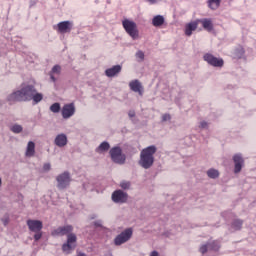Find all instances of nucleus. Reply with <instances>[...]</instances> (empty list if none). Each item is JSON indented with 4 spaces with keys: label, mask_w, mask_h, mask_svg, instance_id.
<instances>
[{
    "label": "nucleus",
    "mask_w": 256,
    "mask_h": 256,
    "mask_svg": "<svg viewBox=\"0 0 256 256\" xmlns=\"http://www.w3.org/2000/svg\"><path fill=\"white\" fill-rule=\"evenodd\" d=\"M44 99L41 92H37V88L33 84H21L20 90H16L9 94L7 101L10 104L16 102H28L33 100L34 103H40Z\"/></svg>",
    "instance_id": "obj_1"
},
{
    "label": "nucleus",
    "mask_w": 256,
    "mask_h": 256,
    "mask_svg": "<svg viewBox=\"0 0 256 256\" xmlns=\"http://www.w3.org/2000/svg\"><path fill=\"white\" fill-rule=\"evenodd\" d=\"M156 146H150L143 149L140 153L139 165L144 169H150L155 163Z\"/></svg>",
    "instance_id": "obj_2"
},
{
    "label": "nucleus",
    "mask_w": 256,
    "mask_h": 256,
    "mask_svg": "<svg viewBox=\"0 0 256 256\" xmlns=\"http://www.w3.org/2000/svg\"><path fill=\"white\" fill-rule=\"evenodd\" d=\"M122 26L125 30V32L133 39L137 40L139 39V30L136 22L133 20L125 19L122 21Z\"/></svg>",
    "instance_id": "obj_3"
},
{
    "label": "nucleus",
    "mask_w": 256,
    "mask_h": 256,
    "mask_svg": "<svg viewBox=\"0 0 256 256\" xmlns=\"http://www.w3.org/2000/svg\"><path fill=\"white\" fill-rule=\"evenodd\" d=\"M29 231L34 232V240L35 241H39L41 240L42 236H43V222L39 221V220H27L26 222Z\"/></svg>",
    "instance_id": "obj_4"
},
{
    "label": "nucleus",
    "mask_w": 256,
    "mask_h": 256,
    "mask_svg": "<svg viewBox=\"0 0 256 256\" xmlns=\"http://www.w3.org/2000/svg\"><path fill=\"white\" fill-rule=\"evenodd\" d=\"M110 156L114 163L123 165L126 162V156L122 153L120 147H115L110 150Z\"/></svg>",
    "instance_id": "obj_5"
},
{
    "label": "nucleus",
    "mask_w": 256,
    "mask_h": 256,
    "mask_svg": "<svg viewBox=\"0 0 256 256\" xmlns=\"http://www.w3.org/2000/svg\"><path fill=\"white\" fill-rule=\"evenodd\" d=\"M132 236H133V229L132 228L126 229L121 234L116 236V238L114 239V244L116 246H120L124 243H127L132 238Z\"/></svg>",
    "instance_id": "obj_6"
},
{
    "label": "nucleus",
    "mask_w": 256,
    "mask_h": 256,
    "mask_svg": "<svg viewBox=\"0 0 256 256\" xmlns=\"http://www.w3.org/2000/svg\"><path fill=\"white\" fill-rule=\"evenodd\" d=\"M77 243V236L75 234H68L67 235V243L63 244L62 250L63 252L70 254L71 250L76 248Z\"/></svg>",
    "instance_id": "obj_7"
},
{
    "label": "nucleus",
    "mask_w": 256,
    "mask_h": 256,
    "mask_svg": "<svg viewBox=\"0 0 256 256\" xmlns=\"http://www.w3.org/2000/svg\"><path fill=\"white\" fill-rule=\"evenodd\" d=\"M204 61H206L209 65L213 67H223V58H217L216 56H213L210 52H207L203 56Z\"/></svg>",
    "instance_id": "obj_8"
},
{
    "label": "nucleus",
    "mask_w": 256,
    "mask_h": 256,
    "mask_svg": "<svg viewBox=\"0 0 256 256\" xmlns=\"http://www.w3.org/2000/svg\"><path fill=\"white\" fill-rule=\"evenodd\" d=\"M57 181V187L59 189H66L70 183H71V177H70V173L68 172H64L61 175L57 176L56 178Z\"/></svg>",
    "instance_id": "obj_9"
},
{
    "label": "nucleus",
    "mask_w": 256,
    "mask_h": 256,
    "mask_svg": "<svg viewBox=\"0 0 256 256\" xmlns=\"http://www.w3.org/2000/svg\"><path fill=\"white\" fill-rule=\"evenodd\" d=\"M76 113V106L74 102H71L70 104H64V106L61 109V115L63 119H69L72 116H74Z\"/></svg>",
    "instance_id": "obj_10"
},
{
    "label": "nucleus",
    "mask_w": 256,
    "mask_h": 256,
    "mask_svg": "<svg viewBox=\"0 0 256 256\" xmlns=\"http://www.w3.org/2000/svg\"><path fill=\"white\" fill-rule=\"evenodd\" d=\"M112 201L115 203H126L128 201V194L121 190L114 191L112 194Z\"/></svg>",
    "instance_id": "obj_11"
},
{
    "label": "nucleus",
    "mask_w": 256,
    "mask_h": 256,
    "mask_svg": "<svg viewBox=\"0 0 256 256\" xmlns=\"http://www.w3.org/2000/svg\"><path fill=\"white\" fill-rule=\"evenodd\" d=\"M73 28V22L66 20L57 24V31L61 34L70 33Z\"/></svg>",
    "instance_id": "obj_12"
},
{
    "label": "nucleus",
    "mask_w": 256,
    "mask_h": 256,
    "mask_svg": "<svg viewBox=\"0 0 256 256\" xmlns=\"http://www.w3.org/2000/svg\"><path fill=\"white\" fill-rule=\"evenodd\" d=\"M233 161H234V173L238 174L239 172H241V169H243V166L245 165V160H243V157L241 156V154H236L233 157Z\"/></svg>",
    "instance_id": "obj_13"
},
{
    "label": "nucleus",
    "mask_w": 256,
    "mask_h": 256,
    "mask_svg": "<svg viewBox=\"0 0 256 256\" xmlns=\"http://www.w3.org/2000/svg\"><path fill=\"white\" fill-rule=\"evenodd\" d=\"M74 228L71 225H67L64 227H59L57 229H55L54 231H52V235L53 236H64V235H70L71 232H73Z\"/></svg>",
    "instance_id": "obj_14"
},
{
    "label": "nucleus",
    "mask_w": 256,
    "mask_h": 256,
    "mask_svg": "<svg viewBox=\"0 0 256 256\" xmlns=\"http://www.w3.org/2000/svg\"><path fill=\"white\" fill-rule=\"evenodd\" d=\"M199 26V20H195L194 22H189L185 26V35L188 37H191L193 35V32L198 29Z\"/></svg>",
    "instance_id": "obj_15"
},
{
    "label": "nucleus",
    "mask_w": 256,
    "mask_h": 256,
    "mask_svg": "<svg viewBox=\"0 0 256 256\" xmlns=\"http://www.w3.org/2000/svg\"><path fill=\"white\" fill-rule=\"evenodd\" d=\"M129 87L133 92H136L140 96H143V86L139 80H132L129 83Z\"/></svg>",
    "instance_id": "obj_16"
},
{
    "label": "nucleus",
    "mask_w": 256,
    "mask_h": 256,
    "mask_svg": "<svg viewBox=\"0 0 256 256\" xmlns=\"http://www.w3.org/2000/svg\"><path fill=\"white\" fill-rule=\"evenodd\" d=\"M198 23H201L203 29L208 32H212L214 30V24L211 18H202L201 20H198Z\"/></svg>",
    "instance_id": "obj_17"
},
{
    "label": "nucleus",
    "mask_w": 256,
    "mask_h": 256,
    "mask_svg": "<svg viewBox=\"0 0 256 256\" xmlns=\"http://www.w3.org/2000/svg\"><path fill=\"white\" fill-rule=\"evenodd\" d=\"M54 143L57 147H65L68 144V138L65 134H60L56 136Z\"/></svg>",
    "instance_id": "obj_18"
},
{
    "label": "nucleus",
    "mask_w": 256,
    "mask_h": 256,
    "mask_svg": "<svg viewBox=\"0 0 256 256\" xmlns=\"http://www.w3.org/2000/svg\"><path fill=\"white\" fill-rule=\"evenodd\" d=\"M121 71H122V66H120V65L112 66V68H107V70H105V75L107 77H115Z\"/></svg>",
    "instance_id": "obj_19"
},
{
    "label": "nucleus",
    "mask_w": 256,
    "mask_h": 256,
    "mask_svg": "<svg viewBox=\"0 0 256 256\" xmlns=\"http://www.w3.org/2000/svg\"><path fill=\"white\" fill-rule=\"evenodd\" d=\"M164 24H165L164 16L158 15V16H154V18H152V25L154 27H162Z\"/></svg>",
    "instance_id": "obj_20"
},
{
    "label": "nucleus",
    "mask_w": 256,
    "mask_h": 256,
    "mask_svg": "<svg viewBox=\"0 0 256 256\" xmlns=\"http://www.w3.org/2000/svg\"><path fill=\"white\" fill-rule=\"evenodd\" d=\"M35 148H36L35 143L34 142H29L28 145H27L25 155L27 157H33L35 155Z\"/></svg>",
    "instance_id": "obj_21"
},
{
    "label": "nucleus",
    "mask_w": 256,
    "mask_h": 256,
    "mask_svg": "<svg viewBox=\"0 0 256 256\" xmlns=\"http://www.w3.org/2000/svg\"><path fill=\"white\" fill-rule=\"evenodd\" d=\"M221 6V0H208V7L211 10H217Z\"/></svg>",
    "instance_id": "obj_22"
},
{
    "label": "nucleus",
    "mask_w": 256,
    "mask_h": 256,
    "mask_svg": "<svg viewBox=\"0 0 256 256\" xmlns=\"http://www.w3.org/2000/svg\"><path fill=\"white\" fill-rule=\"evenodd\" d=\"M110 150V144L108 142H103L102 144H100V146L96 149L97 153H103L105 151H109Z\"/></svg>",
    "instance_id": "obj_23"
},
{
    "label": "nucleus",
    "mask_w": 256,
    "mask_h": 256,
    "mask_svg": "<svg viewBox=\"0 0 256 256\" xmlns=\"http://www.w3.org/2000/svg\"><path fill=\"white\" fill-rule=\"evenodd\" d=\"M209 251H219L220 249V243L218 241H213L211 243H208Z\"/></svg>",
    "instance_id": "obj_24"
},
{
    "label": "nucleus",
    "mask_w": 256,
    "mask_h": 256,
    "mask_svg": "<svg viewBox=\"0 0 256 256\" xmlns=\"http://www.w3.org/2000/svg\"><path fill=\"white\" fill-rule=\"evenodd\" d=\"M207 175L209 178L211 179H216L220 176V173L218 170H214V169H210L208 172H207Z\"/></svg>",
    "instance_id": "obj_25"
},
{
    "label": "nucleus",
    "mask_w": 256,
    "mask_h": 256,
    "mask_svg": "<svg viewBox=\"0 0 256 256\" xmlns=\"http://www.w3.org/2000/svg\"><path fill=\"white\" fill-rule=\"evenodd\" d=\"M50 111L53 113H59L61 111V104H59V102H55L50 106Z\"/></svg>",
    "instance_id": "obj_26"
},
{
    "label": "nucleus",
    "mask_w": 256,
    "mask_h": 256,
    "mask_svg": "<svg viewBox=\"0 0 256 256\" xmlns=\"http://www.w3.org/2000/svg\"><path fill=\"white\" fill-rule=\"evenodd\" d=\"M242 226H243V221L242 220H235L232 223V228H234L235 230H240Z\"/></svg>",
    "instance_id": "obj_27"
},
{
    "label": "nucleus",
    "mask_w": 256,
    "mask_h": 256,
    "mask_svg": "<svg viewBox=\"0 0 256 256\" xmlns=\"http://www.w3.org/2000/svg\"><path fill=\"white\" fill-rule=\"evenodd\" d=\"M10 130L15 134H19L23 131V127L21 125H14Z\"/></svg>",
    "instance_id": "obj_28"
},
{
    "label": "nucleus",
    "mask_w": 256,
    "mask_h": 256,
    "mask_svg": "<svg viewBox=\"0 0 256 256\" xmlns=\"http://www.w3.org/2000/svg\"><path fill=\"white\" fill-rule=\"evenodd\" d=\"M210 250L209 243L202 245L199 249L200 253L206 254Z\"/></svg>",
    "instance_id": "obj_29"
},
{
    "label": "nucleus",
    "mask_w": 256,
    "mask_h": 256,
    "mask_svg": "<svg viewBox=\"0 0 256 256\" xmlns=\"http://www.w3.org/2000/svg\"><path fill=\"white\" fill-rule=\"evenodd\" d=\"M61 66H58V64H56L55 66H53L51 73L52 74H60L61 73Z\"/></svg>",
    "instance_id": "obj_30"
},
{
    "label": "nucleus",
    "mask_w": 256,
    "mask_h": 256,
    "mask_svg": "<svg viewBox=\"0 0 256 256\" xmlns=\"http://www.w3.org/2000/svg\"><path fill=\"white\" fill-rule=\"evenodd\" d=\"M136 57L139 58L141 61H144L145 54L144 52H142V50H138V52H136Z\"/></svg>",
    "instance_id": "obj_31"
},
{
    "label": "nucleus",
    "mask_w": 256,
    "mask_h": 256,
    "mask_svg": "<svg viewBox=\"0 0 256 256\" xmlns=\"http://www.w3.org/2000/svg\"><path fill=\"white\" fill-rule=\"evenodd\" d=\"M120 187L124 190L130 189L131 183L130 182H121Z\"/></svg>",
    "instance_id": "obj_32"
},
{
    "label": "nucleus",
    "mask_w": 256,
    "mask_h": 256,
    "mask_svg": "<svg viewBox=\"0 0 256 256\" xmlns=\"http://www.w3.org/2000/svg\"><path fill=\"white\" fill-rule=\"evenodd\" d=\"M171 120V114H163L162 121L166 122Z\"/></svg>",
    "instance_id": "obj_33"
},
{
    "label": "nucleus",
    "mask_w": 256,
    "mask_h": 256,
    "mask_svg": "<svg viewBox=\"0 0 256 256\" xmlns=\"http://www.w3.org/2000/svg\"><path fill=\"white\" fill-rule=\"evenodd\" d=\"M2 223L4 224V226H7L9 224V217L6 216L3 219H1Z\"/></svg>",
    "instance_id": "obj_34"
},
{
    "label": "nucleus",
    "mask_w": 256,
    "mask_h": 256,
    "mask_svg": "<svg viewBox=\"0 0 256 256\" xmlns=\"http://www.w3.org/2000/svg\"><path fill=\"white\" fill-rule=\"evenodd\" d=\"M208 126H209V124L207 122H205V121L200 123V128L201 129H206V128H208Z\"/></svg>",
    "instance_id": "obj_35"
},
{
    "label": "nucleus",
    "mask_w": 256,
    "mask_h": 256,
    "mask_svg": "<svg viewBox=\"0 0 256 256\" xmlns=\"http://www.w3.org/2000/svg\"><path fill=\"white\" fill-rule=\"evenodd\" d=\"M43 170H44V171H50V170H51V164H49V163L44 164Z\"/></svg>",
    "instance_id": "obj_36"
},
{
    "label": "nucleus",
    "mask_w": 256,
    "mask_h": 256,
    "mask_svg": "<svg viewBox=\"0 0 256 256\" xmlns=\"http://www.w3.org/2000/svg\"><path fill=\"white\" fill-rule=\"evenodd\" d=\"M50 79L53 81V82H56L57 81V78H55V76L52 74H50Z\"/></svg>",
    "instance_id": "obj_37"
},
{
    "label": "nucleus",
    "mask_w": 256,
    "mask_h": 256,
    "mask_svg": "<svg viewBox=\"0 0 256 256\" xmlns=\"http://www.w3.org/2000/svg\"><path fill=\"white\" fill-rule=\"evenodd\" d=\"M150 256H160V255L157 251H153L151 252Z\"/></svg>",
    "instance_id": "obj_38"
},
{
    "label": "nucleus",
    "mask_w": 256,
    "mask_h": 256,
    "mask_svg": "<svg viewBox=\"0 0 256 256\" xmlns=\"http://www.w3.org/2000/svg\"><path fill=\"white\" fill-rule=\"evenodd\" d=\"M94 225H95L96 227H102V223H101V222H95Z\"/></svg>",
    "instance_id": "obj_39"
},
{
    "label": "nucleus",
    "mask_w": 256,
    "mask_h": 256,
    "mask_svg": "<svg viewBox=\"0 0 256 256\" xmlns=\"http://www.w3.org/2000/svg\"><path fill=\"white\" fill-rule=\"evenodd\" d=\"M77 256H87L85 253H79Z\"/></svg>",
    "instance_id": "obj_40"
},
{
    "label": "nucleus",
    "mask_w": 256,
    "mask_h": 256,
    "mask_svg": "<svg viewBox=\"0 0 256 256\" xmlns=\"http://www.w3.org/2000/svg\"><path fill=\"white\" fill-rule=\"evenodd\" d=\"M2 185V179L0 178V186Z\"/></svg>",
    "instance_id": "obj_41"
},
{
    "label": "nucleus",
    "mask_w": 256,
    "mask_h": 256,
    "mask_svg": "<svg viewBox=\"0 0 256 256\" xmlns=\"http://www.w3.org/2000/svg\"><path fill=\"white\" fill-rule=\"evenodd\" d=\"M129 116H130V117H133V116H134V114H129Z\"/></svg>",
    "instance_id": "obj_42"
}]
</instances>
